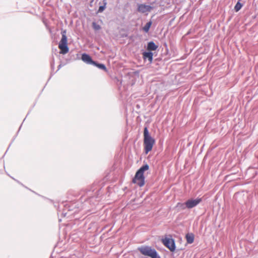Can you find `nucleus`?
<instances>
[{"label": "nucleus", "instance_id": "6ab92c4d", "mask_svg": "<svg viewBox=\"0 0 258 258\" xmlns=\"http://www.w3.org/2000/svg\"><path fill=\"white\" fill-rule=\"evenodd\" d=\"M61 64H60L59 65H58V67H57V68H58V69H57V70L56 71V72H57L58 70H59L61 68Z\"/></svg>", "mask_w": 258, "mask_h": 258}, {"label": "nucleus", "instance_id": "423d86ee", "mask_svg": "<svg viewBox=\"0 0 258 258\" xmlns=\"http://www.w3.org/2000/svg\"><path fill=\"white\" fill-rule=\"evenodd\" d=\"M162 242L171 252L175 250L176 245L174 239L166 237L162 240Z\"/></svg>", "mask_w": 258, "mask_h": 258}, {"label": "nucleus", "instance_id": "9d476101", "mask_svg": "<svg viewBox=\"0 0 258 258\" xmlns=\"http://www.w3.org/2000/svg\"><path fill=\"white\" fill-rule=\"evenodd\" d=\"M158 48V46L155 44V43L151 41L149 42L147 44V49L148 51H155Z\"/></svg>", "mask_w": 258, "mask_h": 258}, {"label": "nucleus", "instance_id": "a211bd4d", "mask_svg": "<svg viewBox=\"0 0 258 258\" xmlns=\"http://www.w3.org/2000/svg\"><path fill=\"white\" fill-rule=\"evenodd\" d=\"M50 66H51V70L52 71H53V70L54 69V59L53 58L50 62Z\"/></svg>", "mask_w": 258, "mask_h": 258}, {"label": "nucleus", "instance_id": "7ed1b4c3", "mask_svg": "<svg viewBox=\"0 0 258 258\" xmlns=\"http://www.w3.org/2000/svg\"><path fill=\"white\" fill-rule=\"evenodd\" d=\"M138 250L145 255L150 256L151 258H161L157 250L149 245H142L138 247ZM142 258H149L148 257H142Z\"/></svg>", "mask_w": 258, "mask_h": 258}, {"label": "nucleus", "instance_id": "412c9836", "mask_svg": "<svg viewBox=\"0 0 258 258\" xmlns=\"http://www.w3.org/2000/svg\"><path fill=\"white\" fill-rule=\"evenodd\" d=\"M240 1H241V0H238V2H240Z\"/></svg>", "mask_w": 258, "mask_h": 258}, {"label": "nucleus", "instance_id": "0eeeda50", "mask_svg": "<svg viewBox=\"0 0 258 258\" xmlns=\"http://www.w3.org/2000/svg\"><path fill=\"white\" fill-rule=\"evenodd\" d=\"M153 9V7L145 4H139L138 6V11L142 13L150 12Z\"/></svg>", "mask_w": 258, "mask_h": 258}, {"label": "nucleus", "instance_id": "39448f33", "mask_svg": "<svg viewBox=\"0 0 258 258\" xmlns=\"http://www.w3.org/2000/svg\"><path fill=\"white\" fill-rule=\"evenodd\" d=\"M62 37L58 44V48L60 49L59 53L65 54L69 51V48L68 46L67 36L66 35L67 31L66 30L61 31Z\"/></svg>", "mask_w": 258, "mask_h": 258}, {"label": "nucleus", "instance_id": "2eb2a0df", "mask_svg": "<svg viewBox=\"0 0 258 258\" xmlns=\"http://www.w3.org/2000/svg\"><path fill=\"white\" fill-rule=\"evenodd\" d=\"M152 22L151 21H150L148 22H147L143 28V31L146 33L148 32L152 25Z\"/></svg>", "mask_w": 258, "mask_h": 258}, {"label": "nucleus", "instance_id": "ddd939ff", "mask_svg": "<svg viewBox=\"0 0 258 258\" xmlns=\"http://www.w3.org/2000/svg\"><path fill=\"white\" fill-rule=\"evenodd\" d=\"M185 238H186L187 242L189 244H191L194 241L195 235L192 233H188L186 234Z\"/></svg>", "mask_w": 258, "mask_h": 258}, {"label": "nucleus", "instance_id": "1a4fd4ad", "mask_svg": "<svg viewBox=\"0 0 258 258\" xmlns=\"http://www.w3.org/2000/svg\"><path fill=\"white\" fill-rule=\"evenodd\" d=\"M81 59L84 62L88 64H91L93 61L91 56L86 53L82 54Z\"/></svg>", "mask_w": 258, "mask_h": 258}, {"label": "nucleus", "instance_id": "4468645a", "mask_svg": "<svg viewBox=\"0 0 258 258\" xmlns=\"http://www.w3.org/2000/svg\"><path fill=\"white\" fill-rule=\"evenodd\" d=\"M107 3V0H103L102 1V5H100L97 12L102 13V12H103L106 7Z\"/></svg>", "mask_w": 258, "mask_h": 258}, {"label": "nucleus", "instance_id": "20e7f679", "mask_svg": "<svg viewBox=\"0 0 258 258\" xmlns=\"http://www.w3.org/2000/svg\"><path fill=\"white\" fill-rule=\"evenodd\" d=\"M202 201V199L198 198L196 199H190L184 203H178L177 207H180L181 209L184 210L186 208L190 209L198 205Z\"/></svg>", "mask_w": 258, "mask_h": 258}, {"label": "nucleus", "instance_id": "f3484780", "mask_svg": "<svg viewBox=\"0 0 258 258\" xmlns=\"http://www.w3.org/2000/svg\"><path fill=\"white\" fill-rule=\"evenodd\" d=\"M92 28L95 31H98L101 28V26L99 24H97L95 22H93L92 23Z\"/></svg>", "mask_w": 258, "mask_h": 258}, {"label": "nucleus", "instance_id": "6e6552de", "mask_svg": "<svg viewBox=\"0 0 258 258\" xmlns=\"http://www.w3.org/2000/svg\"><path fill=\"white\" fill-rule=\"evenodd\" d=\"M143 57L144 60H148L151 63L153 59V53L151 51H144L143 52Z\"/></svg>", "mask_w": 258, "mask_h": 258}, {"label": "nucleus", "instance_id": "f257e3e1", "mask_svg": "<svg viewBox=\"0 0 258 258\" xmlns=\"http://www.w3.org/2000/svg\"><path fill=\"white\" fill-rule=\"evenodd\" d=\"M155 144V140L149 134L148 127L144 128V150L146 154L150 152Z\"/></svg>", "mask_w": 258, "mask_h": 258}, {"label": "nucleus", "instance_id": "9b49d317", "mask_svg": "<svg viewBox=\"0 0 258 258\" xmlns=\"http://www.w3.org/2000/svg\"><path fill=\"white\" fill-rule=\"evenodd\" d=\"M91 64L96 67L97 68H98L100 70H103L105 72H107V69L105 65L103 63H101L97 61L93 60V61Z\"/></svg>", "mask_w": 258, "mask_h": 258}, {"label": "nucleus", "instance_id": "f8f14e48", "mask_svg": "<svg viewBox=\"0 0 258 258\" xmlns=\"http://www.w3.org/2000/svg\"><path fill=\"white\" fill-rule=\"evenodd\" d=\"M74 206L73 204H68L64 205V209L62 213V215L63 217H66L67 213L65 212V211L68 210V211H73L74 208Z\"/></svg>", "mask_w": 258, "mask_h": 258}, {"label": "nucleus", "instance_id": "aec40b11", "mask_svg": "<svg viewBox=\"0 0 258 258\" xmlns=\"http://www.w3.org/2000/svg\"><path fill=\"white\" fill-rule=\"evenodd\" d=\"M95 198H96V199H98V198H99V194H98L97 195V196H96V197H95Z\"/></svg>", "mask_w": 258, "mask_h": 258}, {"label": "nucleus", "instance_id": "f03ea898", "mask_svg": "<svg viewBox=\"0 0 258 258\" xmlns=\"http://www.w3.org/2000/svg\"><path fill=\"white\" fill-rule=\"evenodd\" d=\"M149 166L147 164L142 165L136 172L135 177L133 179V182L137 184L140 187L143 186L145 184V177L144 172L149 170Z\"/></svg>", "mask_w": 258, "mask_h": 258}, {"label": "nucleus", "instance_id": "dca6fc26", "mask_svg": "<svg viewBox=\"0 0 258 258\" xmlns=\"http://www.w3.org/2000/svg\"><path fill=\"white\" fill-rule=\"evenodd\" d=\"M243 4L239 2H237L234 7V10L236 12H238L242 7Z\"/></svg>", "mask_w": 258, "mask_h": 258}]
</instances>
